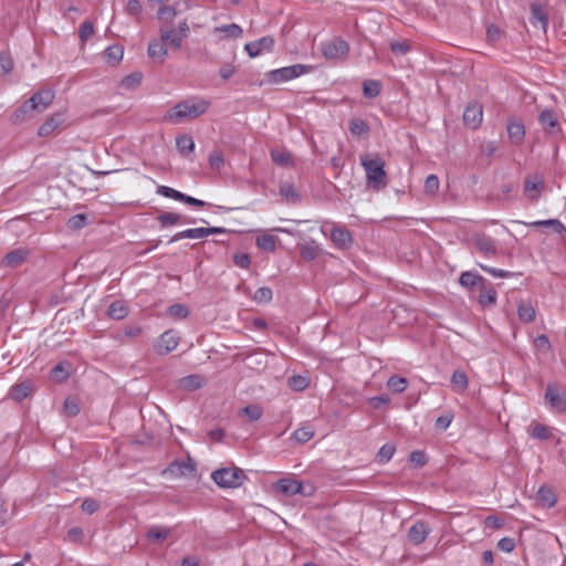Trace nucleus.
Returning <instances> with one entry per match:
<instances>
[{
	"label": "nucleus",
	"instance_id": "obj_24",
	"mask_svg": "<svg viewBox=\"0 0 566 566\" xmlns=\"http://www.w3.org/2000/svg\"><path fill=\"white\" fill-rule=\"evenodd\" d=\"M537 502L544 507H552L556 503V495L548 486H541L536 493Z\"/></svg>",
	"mask_w": 566,
	"mask_h": 566
},
{
	"label": "nucleus",
	"instance_id": "obj_48",
	"mask_svg": "<svg viewBox=\"0 0 566 566\" xmlns=\"http://www.w3.org/2000/svg\"><path fill=\"white\" fill-rule=\"evenodd\" d=\"M367 403L371 409H382L390 403V397L387 394H381L379 396L368 398Z\"/></svg>",
	"mask_w": 566,
	"mask_h": 566
},
{
	"label": "nucleus",
	"instance_id": "obj_8",
	"mask_svg": "<svg viewBox=\"0 0 566 566\" xmlns=\"http://www.w3.org/2000/svg\"><path fill=\"white\" fill-rule=\"evenodd\" d=\"M275 489L277 492L286 496H292L296 494H301L303 496H311V492H304V486L300 481L291 478H283L279 480L275 484Z\"/></svg>",
	"mask_w": 566,
	"mask_h": 566
},
{
	"label": "nucleus",
	"instance_id": "obj_1",
	"mask_svg": "<svg viewBox=\"0 0 566 566\" xmlns=\"http://www.w3.org/2000/svg\"><path fill=\"white\" fill-rule=\"evenodd\" d=\"M209 107V101L199 96H192L182 99L170 108L166 113L165 119L174 124L181 123L186 119H193L205 114Z\"/></svg>",
	"mask_w": 566,
	"mask_h": 566
},
{
	"label": "nucleus",
	"instance_id": "obj_37",
	"mask_svg": "<svg viewBox=\"0 0 566 566\" xmlns=\"http://www.w3.org/2000/svg\"><path fill=\"white\" fill-rule=\"evenodd\" d=\"M313 427H298L290 437L296 443H305L314 437Z\"/></svg>",
	"mask_w": 566,
	"mask_h": 566
},
{
	"label": "nucleus",
	"instance_id": "obj_55",
	"mask_svg": "<svg viewBox=\"0 0 566 566\" xmlns=\"http://www.w3.org/2000/svg\"><path fill=\"white\" fill-rule=\"evenodd\" d=\"M87 224V216L84 213H77L71 217L67 221V227L73 230H80Z\"/></svg>",
	"mask_w": 566,
	"mask_h": 566
},
{
	"label": "nucleus",
	"instance_id": "obj_40",
	"mask_svg": "<svg viewBox=\"0 0 566 566\" xmlns=\"http://www.w3.org/2000/svg\"><path fill=\"white\" fill-rule=\"evenodd\" d=\"M349 132L354 136L360 137L369 133V126L367 122L361 118H353L349 122Z\"/></svg>",
	"mask_w": 566,
	"mask_h": 566
},
{
	"label": "nucleus",
	"instance_id": "obj_20",
	"mask_svg": "<svg viewBox=\"0 0 566 566\" xmlns=\"http://www.w3.org/2000/svg\"><path fill=\"white\" fill-rule=\"evenodd\" d=\"M522 223V221H517ZM525 224V222H523ZM526 226L532 228H552L553 231L562 237H566V227L558 219H548V220H537L531 223H526Z\"/></svg>",
	"mask_w": 566,
	"mask_h": 566
},
{
	"label": "nucleus",
	"instance_id": "obj_32",
	"mask_svg": "<svg viewBox=\"0 0 566 566\" xmlns=\"http://www.w3.org/2000/svg\"><path fill=\"white\" fill-rule=\"evenodd\" d=\"M408 384L407 378L394 375L387 380L386 386L391 392L401 394L407 389Z\"/></svg>",
	"mask_w": 566,
	"mask_h": 566
},
{
	"label": "nucleus",
	"instance_id": "obj_18",
	"mask_svg": "<svg viewBox=\"0 0 566 566\" xmlns=\"http://www.w3.org/2000/svg\"><path fill=\"white\" fill-rule=\"evenodd\" d=\"M28 253L29 252L25 249L12 250L3 256L1 263L7 268H18L27 260Z\"/></svg>",
	"mask_w": 566,
	"mask_h": 566
},
{
	"label": "nucleus",
	"instance_id": "obj_27",
	"mask_svg": "<svg viewBox=\"0 0 566 566\" xmlns=\"http://www.w3.org/2000/svg\"><path fill=\"white\" fill-rule=\"evenodd\" d=\"M176 147L182 156H188L195 150V142L190 135L184 134L176 137Z\"/></svg>",
	"mask_w": 566,
	"mask_h": 566
},
{
	"label": "nucleus",
	"instance_id": "obj_9",
	"mask_svg": "<svg viewBox=\"0 0 566 566\" xmlns=\"http://www.w3.org/2000/svg\"><path fill=\"white\" fill-rule=\"evenodd\" d=\"M473 242L479 252L486 258H493L499 252L496 240L485 233L475 234Z\"/></svg>",
	"mask_w": 566,
	"mask_h": 566
},
{
	"label": "nucleus",
	"instance_id": "obj_34",
	"mask_svg": "<svg viewBox=\"0 0 566 566\" xmlns=\"http://www.w3.org/2000/svg\"><path fill=\"white\" fill-rule=\"evenodd\" d=\"M496 296V291L493 287H486L484 283L480 286L479 303L482 306L495 304Z\"/></svg>",
	"mask_w": 566,
	"mask_h": 566
},
{
	"label": "nucleus",
	"instance_id": "obj_42",
	"mask_svg": "<svg viewBox=\"0 0 566 566\" xmlns=\"http://www.w3.org/2000/svg\"><path fill=\"white\" fill-rule=\"evenodd\" d=\"M156 192L165 198L174 199L181 202L185 199L184 192L164 185L158 186Z\"/></svg>",
	"mask_w": 566,
	"mask_h": 566
},
{
	"label": "nucleus",
	"instance_id": "obj_63",
	"mask_svg": "<svg viewBox=\"0 0 566 566\" xmlns=\"http://www.w3.org/2000/svg\"><path fill=\"white\" fill-rule=\"evenodd\" d=\"M94 33V25L91 21H84L80 28V38L85 42Z\"/></svg>",
	"mask_w": 566,
	"mask_h": 566
},
{
	"label": "nucleus",
	"instance_id": "obj_64",
	"mask_svg": "<svg viewBox=\"0 0 566 566\" xmlns=\"http://www.w3.org/2000/svg\"><path fill=\"white\" fill-rule=\"evenodd\" d=\"M497 548L505 553H511L515 548V541L511 537H503L497 542Z\"/></svg>",
	"mask_w": 566,
	"mask_h": 566
},
{
	"label": "nucleus",
	"instance_id": "obj_57",
	"mask_svg": "<svg viewBox=\"0 0 566 566\" xmlns=\"http://www.w3.org/2000/svg\"><path fill=\"white\" fill-rule=\"evenodd\" d=\"M409 460L415 467L422 468L427 464L428 457L424 451L417 450L410 453Z\"/></svg>",
	"mask_w": 566,
	"mask_h": 566
},
{
	"label": "nucleus",
	"instance_id": "obj_44",
	"mask_svg": "<svg viewBox=\"0 0 566 566\" xmlns=\"http://www.w3.org/2000/svg\"><path fill=\"white\" fill-rule=\"evenodd\" d=\"M310 385V379L306 376L294 375L289 378V387L294 391H303Z\"/></svg>",
	"mask_w": 566,
	"mask_h": 566
},
{
	"label": "nucleus",
	"instance_id": "obj_38",
	"mask_svg": "<svg viewBox=\"0 0 566 566\" xmlns=\"http://www.w3.org/2000/svg\"><path fill=\"white\" fill-rule=\"evenodd\" d=\"M517 315L521 322L532 323L535 319V308L531 303H521L517 306Z\"/></svg>",
	"mask_w": 566,
	"mask_h": 566
},
{
	"label": "nucleus",
	"instance_id": "obj_4",
	"mask_svg": "<svg viewBox=\"0 0 566 566\" xmlns=\"http://www.w3.org/2000/svg\"><path fill=\"white\" fill-rule=\"evenodd\" d=\"M212 481L223 489L240 488L247 478L245 472L237 467L221 468L211 473Z\"/></svg>",
	"mask_w": 566,
	"mask_h": 566
},
{
	"label": "nucleus",
	"instance_id": "obj_36",
	"mask_svg": "<svg viewBox=\"0 0 566 566\" xmlns=\"http://www.w3.org/2000/svg\"><path fill=\"white\" fill-rule=\"evenodd\" d=\"M148 55L151 59H158L159 61H164L165 56L167 55V49L165 46V43L158 40H154L148 44Z\"/></svg>",
	"mask_w": 566,
	"mask_h": 566
},
{
	"label": "nucleus",
	"instance_id": "obj_22",
	"mask_svg": "<svg viewBox=\"0 0 566 566\" xmlns=\"http://www.w3.org/2000/svg\"><path fill=\"white\" fill-rule=\"evenodd\" d=\"M207 237V228H190L177 232L175 235L171 237L169 243L177 242L181 239H203Z\"/></svg>",
	"mask_w": 566,
	"mask_h": 566
},
{
	"label": "nucleus",
	"instance_id": "obj_2",
	"mask_svg": "<svg viewBox=\"0 0 566 566\" xmlns=\"http://www.w3.org/2000/svg\"><path fill=\"white\" fill-rule=\"evenodd\" d=\"M360 165L365 170L366 181L369 188L379 191L387 186L385 160L380 156L363 155L360 156Z\"/></svg>",
	"mask_w": 566,
	"mask_h": 566
},
{
	"label": "nucleus",
	"instance_id": "obj_60",
	"mask_svg": "<svg viewBox=\"0 0 566 566\" xmlns=\"http://www.w3.org/2000/svg\"><path fill=\"white\" fill-rule=\"evenodd\" d=\"M499 150V145L496 142L491 140L481 145L480 153L485 157H493Z\"/></svg>",
	"mask_w": 566,
	"mask_h": 566
},
{
	"label": "nucleus",
	"instance_id": "obj_5",
	"mask_svg": "<svg viewBox=\"0 0 566 566\" xmlns=\"http://www.w3.org/2000/svg\"><path fill=\"white\" fill-rule=\"evenodd\" d=\"M312 69L313 67L311 65L294 64V65L272 70L269 72L268 77H269L270 82L279 84V83H283V82L296 78V77L310 72Z\"/></svg>",
	"mask_w": 566,
	"mask_h": 566
},
{
	"label": "nucleus",
	"instance_id": "obj_54",
	"mask_svg": "<svg viewBox=\"0 0 566 566\" xmlns=\"http://www.w3.org/2000/svg\"><path fill=\"white\" fill-rule=\"evenodd\" d=\"M439 178L436 175L431 174L426 178L423 189L424 192L428 195H436L439 190Z\"/></svg>",
	"mask_w": 566,
	"mask_h": 566
},
{
	"label": "nucleus",
	"instance_id": "obj_50",
	"mask_svg": "<svg viewBox=\"0 0 566 566\" xmlns=\"http://www.w3.org/2000/svg\"><path fill=\"white\" fill-rule=\"evenodd\" d=\"M395 451H396V447L392 443L384 444L377 453V461L379 463L388 462L395 454Z\"/></svg>",
	"mask_w": 566,
	"mask_h": 566
},
{
	"label": "nucleus",
	"instance_id": "obj_53",
	"mask_svg": "<svg viewBox=\"0 0 566 566\" xmlns=\"http://www.w3.org/2000/svg\"><path fill=\"white\" fill-rule=\"evenodd\" d=\"M551 427H532L528 430V436L533 439L547 440L551 438Z\"/></svg>",
	"mask_w": 566,
	"mask_h": 566
},
{
	"label": "nucleus",
	"instance_id": "obj_52",
	"mask_svg": "<svg viewBox=\"0 0 566 566\" xmlns=\"http://www.w3.org/2000/svg\"><path fill=\"white\" fill-rule=\"evenodd\" d=\"M250 421H258L262 417V408L259 405H249L240 410Z\"/></svg>",
	"mask_w": 566,
	"mask_h": 566
},
{
	"label": "nucleus",
	"instance_id": "obj_59",
	"mask_svg": "<svg viewBox=\"0 0 566 566\" xmlns=\"http://www.w3.org/2000/svg\"><path fill=\"white\" fill-rule=\"evenodd\" d=\"M209 165L212 169L220 170L224 164L223 155L219 150H213L208 157Z\"/></svg>",
	"mask_w": 566,
	"mask_h": 566
},
{
	"label": "nucleus",
	"instance_id": "obj_49",
	"mask_svg": "<svg viewBox=\"0 0 566 566\" xmlns=\"http://www.w3.org/2000/svg\"><path fill=\"white\" fill-rule=\"evenodd\" d=\"M123 48L120 45H111L105 51V56L108 62L116 64L123 59Z\"/></svg>",
	"mask_w": 566,
	"mask_h": 566
},
{
	"label": "nucleus",
	"instance_id": "obj_16",
	"mask_svg": "<svg viewBox=\"0 0 566 566\" xmlns=\"http://www.w3.org/2000/svg\"><path fill=\"white\" fill-rule=\"evenodd\" d=\"M156 219L161 228H167L180 223H196V219L189 217L184 218L181 214L176 212H163L158 214Z\"/></svg>",
	"mask_w": 566,
	"mask_h": 566
},
{
	"label": "nucleus",
	"instance_id": "obj_47",
	"mask_svg": "<svg viewBox=\"0 0 566 566\" xmlns=\"http://www.w3.org/2000/svg\"><path fill=\"white\" fill-rule=\"evenodd\" d=\"M272 290L268 286H262L255 291L253 295V301L256 302L258 304H268L272 301Z\"/></svg>",
	"mask_w": 566,
	"mask_h": 566
},
{
	"label": "nucleus",
	"instance_id": "obj_41",
	"mask_svg": "<svg viewBox=\"0 0 566 566\" xmlns=\"http://www.w3.org/2000/svg\"><path fill=\"white\" fill-rule=\"evenodd\" d=\"M531 10H532V19L539 22L541 27L544 30H546V28L548 25V14L545 11V9L539 4L533 3L531 7Z\"/></svg>",
	"mask_w": 566,
	"mask_h": 566
},
{
	"label": "nucleus",
	"instance_id": "obj_43",
	"mask_svg": "<svg viewBox=\"0 0 566 566\" xmlns=\"http://www.w3.org/2000/svg\"><path fill=\"white\" fill-rule=\"evenodd\" d=\"M451 385L454 390L463 391L468 387V377L461 370H454L451 376Z\"/></svg>",
	"mask_w": 566,
	"mask_h": 566
},
{
	"label": "nucleus",
	"instance_id": "obj_17",
	"mask_svg": "<svg viewBox=\"0 0 566 566\" xmlns=\"http://www.w3.org/2000/svg\"><path fill=\"white\" fill-rule=\"evenodd\" d=\"M206 378L201 375L193 374L182 377L178 380V388L185 391H195L206 385Z\"/></svg>",
	"mask_w": 566,
	"mask_h": 566
},
{
	"label": "nucleus",
	"instance_id": "obj_61",
	"mask_svg": "<svg viewBox=\"0 0 566 566\" xmlns=\"http://www.w3.org/2000/svg\"><path fill=\"white\" fill-rule=\"evenodd\" d=\"M13 61L7 54H0V76L6 75L12 71Z\"/></svg>",
	"mask_w": 566,
	"mask_h": 566
},
{
	"label": "nucleus",
	"instance_id": "obj_25",
	"mask_svg": "<svg viewBox=\"0 0 566 566\" xmlns=\"http://www.w3.org/2000/svg\"><path fill=\"white\" fill-rule=\"evenodd\" d=\"M459 283L467 289H472L476 285H482L484 283V277L480 274L472 272V271H465L461 273Z\"/></svg>",
	"mask_w": 566,
	"mask_h": 566
},
{
	"label": "nucleus",
	"instance_id": "obj_33",
	"mask_svg": "<svg viewBox=\"0 0 566 566\" xmlns=\"http://www.w3.org/2000/svg\"><path fill=\"white\" fill-rule=\"evenodd\" d=\"M538 122L544 129H547L548 127L554 128L558 125V118L556 113L549 108H545L541 112L538 116Z\"/></svg>",
	"mask_w": 566,
	"mask_h": 566
},
{
	"label": "nucleus",
	"instance_id": "obj_6",
	"mask_svg": "<svg viewBox=\"0 0 566 566\" xmlns=\"http://www.w3.org/2000/svg\"><path fill=\"white\" fill-rule=\"evenodd\" d=\"M348 43L340 38H334L321 43V52L327 60H345L348 55Z\"/></svg>",
	"mask_w": 566,
	"mask_h": 566
},
{
	"label": "nucleus",
	"instance_id": "obj_10",
	"mask_svg": "<svg viewBox=\"0 0 566 566\" xmlns=\"http://www.w3.org/2000/svg\"><path fill=\"white\" fill-rule=\"evenodd\" d=\"M179 336L177 332L174 329H169L164 332L157 343H156V352L159 355H167L170 352L175 350L177 346L179 345Z\"/></svg>",
	"mask_w": 566,
	"mask_h": 566
},
{
	"label": "nucleus",
	"instance_id": "obj_51",
	"mask_svg": "<svg viewBox=\"0 0 566 566\" xmlns=\"http://www.w3.org/2000/svg\"><path fill=\"white\" fill-rule=\"evenodd\" d=\"M168 315L174 317V318H178V319H184L186 317H188L189 315V308L184 305V304H172L168 307V311H167Z\"/></svg>",
	"mask_w": 566,
	"mask_h": 566
},
{
	"label": "nucleus",
	"instance_id": "obj_23",
	"mask_svg": "<svg viewBox=\"0 0 566 566\" xmlns=\"http://www.w3.org/2000/svg\"><path fill=\"white\" fill-rule=\"evenodd\" d=\"M71 364L67 361H60L50 371V377L55 382H63L70 377Z\"/></svg>",
	"mask_w": 566,
	"mask_h": 566
},
{
	"label": "nucleus",
	"instance_id": "obj_21",
	"mask_svg": "<svg viewBox=\"0 0 566 566\" xmlns=\"http://www.w3.org/2000/svg\"><path fill=\"white\" fill-rule=\"evenodd\" d=\"M507 135L512 144L518 146L523 143L525 137V126L522 122H509Z\"/></svg>",
	"mask_w": 566,
	"mask_h": 566
},
{
	"label": "nucleus",
	"instance_id": "obj_14",
	"mask_svg": "<svg viewBox=\"0 0 566 566\" xmlns=\"http://www.w3.org/2000/svg\"><path fill=\"white\" fill-rule=\"evenodd\" d=\"M483 118L482 106L478 103L469 104L463 112V122L465 126L472 129L480 127Z\"/></svg>",
	"mask_w": 566,
	"mask_h": 566
},
{
	"label": "nucleus",
	"instance_id": "obj_45",
	"mask_svg": "<svg viewBox=\"0 0 566 566\" xmlns=\"http://www.w3.org/2000/svg\"><path fill=\"white\" fill-rule=\"evenodd\" d=\"M142 80H143V74L140 72H134V73L126 75L120 81V86L126 90H133L142 83Z\"/></svg>",
	"mask_w": 566,
	"mask_h": 566
},
{
	"label": "nucleus",
	"instance_id": "obj_13",
	"mask_svg": "<svg viewBox=\"0 0 566 566\" xmlns=\"http://www.w3.org/2000/svg\"><path fill=\"white\" fill-rule=\"evenodd\" d=\"M34 391V384L31 379H23L14 384L8 394V397L17 402H21Z\"/></svg>",
	"mask_w": 566,
	"mask_h": 566
},
{
	"label": "nucleus",
	"instance_id": "obj_30",
	"mask_svg": "<svg viewBox=\"0 0 566 566\" xmlns=\"http://www.w3.org/2000/svg\"><path fill=\"white\" fill-rule=\"evenodd\" d=\"M108 317L119 321L128 315V307L123 301H114L107 310Z\"/></svg>",
	"mask_w": 566,
	"mask_h": 566
},
{
	"label": "nucleus",
	"instance_id": "obj_11",
	"mask_svg": "<svg viewBox=\"0 0 566 566\" xmlns=\"http://www.w3.org/2000/svg\"><path fill=\"white\" fill-rule=\"evenodd\" d=\"M329 237L334 245L340 250H346L353 244L352 233L343 226L334 224Z\"/></svg>",
	"mask_w": 566,
	"mask_h": 566
},
{
	"label": "nucleus",
	"instance_id": "obj_31",
	"mask_svg": "<svg viewBox=\"0 0 566 566\" xmlns=\"http://www.w3.org/2000/svg\"><path fill=\"white\" fill-rule=\"evenodd\" d=\"M277 241V237L265 232L256 237V245L268 252L275 251Z\"/></svg>",
	"mask_w": 566,
	"mask_h": 566
},
{
	"label": "nucleus",
	"instance_id": "obj_19",
	"mask_svg": "<svg viewBox=\"0 0 566 566\" xmlns=\"http://www.w3.org/2000/svg\"><path fill=\"white\" fill-rule=\"evenodd\" d=\"M279 192L283 200L287 203L296 205L301 201L300 191L291 182H281L279 187Z\"/></svg>",
	"mask_w": 566,
	"mask_h": 566
},
{
	"label": "nucleus",
	"instance_id": "obj_56",
	"mask_svg": "<svg viewBox=\"0 0 566 566\" xmlns=\"http://www.w3.org/2000/svg\"><path fill=\"white\" fill-rule=\"evenodd\" d=\"M271 158L275 164L280 166H287L292 163V156L286 151L272 150Z\"/></svg>",
	"mask_w": 566,
	"mask_h": 566
},
{
	"label": "nucleus",
	"instance_id": "obj_7",
	"mask_svg": "<svg viewBox=\"0 0 566 566\" xmlns=\"http://www.w3.org/2000/svg\"><path fill=\"white\" fill-rule=\"evenodd\" d=\"M545 401L549 408L556 412H562L566 409V396L554 384H548L545 391Z\"/></svg>",
	"mask_w": 566,
	"mask_h": 566
},
{
	"label": "nucleus",
	"instance_id": "obj_62",
	"mask_svg": "<svg viewBox=\"0 0 566 566\" xmlns=\"http://www.w3.org/2000/svg\"><path fill=\"white\" fill-rule=\"evenodd\" d=\"M480 266H481V269L483 271L488 272L489 274H491L494 277L505 279V277H510V276L513 275L512 272L506 271V270L496 269V268H492V266H488V265H482V264Z\"/></svg>",
	"mask_w": 566,
	"mask_h": 566
},
{
	"label": "nucleus",
	"instance_id": "obj_3",
	"mask_svg": "<svg viewBox=\"0 0 566 566\" xmlns=\"http://www.w3.org/2000/svg\"><path fill=\"white\" fill-rule=\"evenodd\" d=\"M54 96L55 95L52 90L35 92L13 113V119L22 120L25 117L31 116L33 112H43L52 104Z\"/></svg>",
	"mask_w": 566,
	"mask_h": 566
},
{
	"label": "nucleus",
	"instance_id": "obj_15",
	"mask_svg": "<svg viewBox=\"0 0 566 566\" xmlns=\"http://www.w3.org/2000/svg\"><path fill=\"white\" fill-rule=\"evenodd\" d=\"M430 533L427 522L418 521L408 531L409 541L415 545L422 544Z\"/></svg>",
	"mask_w": 566,
	"mask_h": 566
},
{
	"label": "nucleus",
	"instance_id": "obj_46",
	"mask_svg": "<svg viewBox=\"0 0 566 566\" xmlns=\"http://www.w3.org/2000/svg\"><path fill=\"white\" fill-rule=\"evenodd\" d=\"M62 123L61 117H51L46 119L39 128L40 136H49L53 133Z\"/></svg>",
	"mask_w": 566,
	"mask_h": 566
},
{
	"label": "nucleus",
	"instance_id": "obj_58",
	"mask_svg": "<svg viewBox=\"0 0 566 566\" xmlns=\"http://www.w3.org/2000/svg\"><path fill=\"white\" fill-rule=\"evenodd\" d=\"M157 14H158V19H160L161 21H164L167 24H170L176 17V10L174 7H161L158 10Z\"/></svg>",
	"mask_w": 566,
	"mask_h": 566
},
{
	"label": "nucleus",
	"instance_id": "obj_35",
	"mask_svg": "<svg viewBox=\"0 0 566 566\" xmlns=\"http://www.w3.org/2000/svg\"><path fill=\"white\" fill-rule=\"evenodd\" d=\"M169 535L170 528L160 526H151L146 534L147 538L154 543L164 542Z\"/></svg>",
	"mask_w": 566,
	"mask_h": 566
},
{
	"label": "nucleus",
	"instance_id": "obj_28",
	"mask_svg": "<svg viewBox=\"0 0 566 566\" xmlns=\"http://www.w3.org/2000/svg\"><path fill=\"white\" fill-rule=\"evenodd\" d=\"M214 32L222 34L226 39H239L243 34L242 28L235 23L217 27Z\"/></svg>",
	"mask_w": 566,
	"mask_h": 566
},
{
	"label": "nucleus",
	"instance_id": "obj_29",
	"mask_svg": "<svg viewBox=\"0 0 566 566\" xmlns=\"http://www.w3.org/2000/svg\"><path fill=\"white\" fill-rule=\"evenodd\" d=\"M321 253V248L315 241L300 245V254L306 261L315 260Z\"/></svg>",
	"mask_w": 566,
	"mask_h": 566
},
{
	"label": "nucleus",
	"instance_id": "obj_12",
	"mask_svg": "<svg viewBox=\"0 0 566 566\" xmlns=\"http://www.w3.org/2000/svg\"><path fill=\"white\" fill-rule=\"evenodd\" d=\"M274 39L270 35L249 42L244 49L250 57H256L263 52H271L274 48Z\"/></svg>",
	"mask_w": 566,
	"mask_h": 566
},
{
	"label": "nucleus",
	"instance_id": "obj_39",
	"mask_svg": "<svg viewBox=\"0 0 566 566\" xmlns=\"http://www.w3.org/2000/svg\"><path fill=\"white\" fill-rule=\"evenodd\" d=\"M381 92V83L376 80H366L363 83V93L368 98L377 97Z\"/></svg>",
	"mask_w": 566,
	"mask_h": 566
},
{
	"label": "nucleus",
	"instance_id": "obj_26",
	"mask_svg": "<svg viewBox=\"0 0 566 566\" xmlns=\"http://www.w3.org/2000/svg\"><path fill=\"white\" fill-rule=\"evenodd\" d=\"M160 40L164 43H169L174 49H180L182 45L184 36L171 29H161Z\"/></svg>",
	"mask_w": 566,
	"mask_h": 566
}]
</instances>
